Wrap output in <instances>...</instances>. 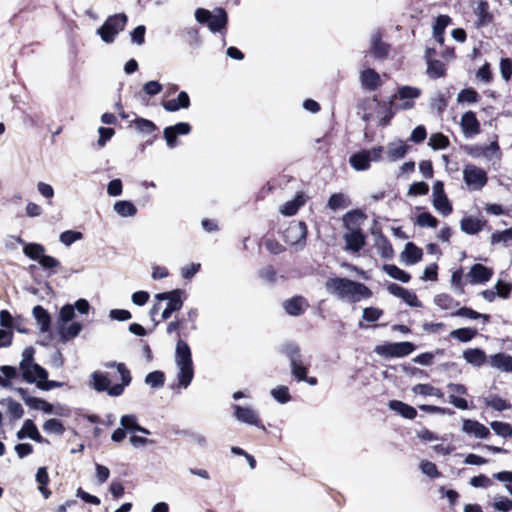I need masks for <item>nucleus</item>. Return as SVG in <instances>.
I'll use <instances>...</instances> for the list:
<instances>
[{
	"instance_id": "19",
	"label": "nucleus",
	"mask_w": 512,
	"mask_h": 512,
	"mask_svg": "<svg viewBox=\"0 0 512 512\" xmlns=\"http://www.w3.org/2000/svg\"><path fill=\"white\" fill-rule=\"evenodd\" d=\"M361 86L368 91H375L381 85V78L373 68H367L360 72Z\"/></svg>"
},
{
	"instance_id": "10",
	"label": "nucleus",
	"mask_w": 512,
	"mask_h": 512,
	"mask_svg": "<svg viewBox=\"0 0 512 512\" xmlns=\"http://www.w3.org/2000/svg\"><path fill=\"white\" fill-rule=\"evenodd\" d=\"M463 180L472 190H481L487 184L488 177L484 169L467 164L463 168Z\"/></svg>"
},
{
	"instance_id": "20",
	"label": "nucleus",
	"mask_w": 512,
	"mask_h": 512,
	"mask_svg": "<svg viewBox=\"0 0 512 512\" xmlns=\"http://www.w3.org/2000/svg\"><path fill=\"white\" fill-rule=\"evenodd\" d=\"M306 307H308V303L306 299L300 295L287 299L283 303L285 312L294 317L302 315L305 312Z\"/></svg>"
},
{
	"instance_id": "49",
	"label": "nucleus",
	"mask_w": 512,
	"mask_h": 512,
	"mask_svg": "<svg viewBox=\"0 0 512 512\" xmlns=\"http://www.w3.org/2000/svg\"><path fill=\"white\" fill-rule=\"evenodd\" d=\"M412 391L415 394L422 396H435L437 398L443 397L442 391L430 384H417L412 388Z\"/></svg>"
},
{
	"instance_id": "1",
	"label": "nucleus",
	"mask_w": 512,
	"mask_h": 512,
	"mask_svg": "<svg viewBox=\"0 0 512 512\" xmlns=\"http://www.w3.org/2000/svg\"><path fill=\"white\" fill-rule=\"evenodd\" d=\"M105 367H115L120 375L121 383H117L111 386L110 379L107 377L106 374L99 371H95L91 374V379L93 381L92 387L97 392H107L108 395L113 397L122 395L125 387L129 386L132 381L129 369L126 367L124 363H118L115 361L107 362L105 364Z\"/></svg>"
},
{
	"instance_id": "36",
	"label": "nucleus",
	"mask_w": 512,
	"mask_h": 512,
	"mask_svg": "<svg viewBox=\"0 0 512 512\" xmlns=\"http://www.w3.org/2000/svg\"><path fill=\"white\" fill-rule=\"evenodd\" d=\"M450 17L447 15H439L436 17L433 25V37L439 43H444L445 29L450 23Z\"/></svg>"
},
{
	"instance_id": "14",
	"label": "nucleus",
	"mask_w": 512,
	"mask_h": 512,
	"mask_svg": "<svg viewBox=\"0 0 512 512\" xmlns=\"http://www.w3.org/2000/svg\"><path fill=\"white\" fill-rule=\"evenodd\" d=\"M16 436L19 440L29 438L40 444H49V440L40 434L36 424L31 419L24 421L23 426L17 431Z\"/></svg>"
},
{
	"instance_id": "23",
	"label": "nucleus",
	"mask_w": 512,
	"mask_h": 512,
	"mask_svg": "<svg viewBox=\"0 0 512 512\" xmlns=\"http://www.w3.org/2000/svg\"><path fill=\"white\" fill-rule=\"evenodd\" d=\"M367 218L366 214L360 209H354L345 213L342 217L343 226L347 231L361 229V223Z\"/></svg>"
},
{
	"instance_id": "58",
	"label": "nucleus",
	"mask_w": 512,
	"mask_h": 512,
	"mask_svg": "<svg viewBox=\"0 0 512 512\" xmlns=\"http://www.w3.org/2000/svg\"><path fill=\"white\" fill-rule=\"evenodd\" d=\"M120 425L127 433H136L139 423L135 414H126L120 418Z\"/></svg>"
},
{
	"instance_id": "29",
	"label": "nucleus",
	"mask_w": 512,
	"mask_h": 512,
	"mask_svg": "<svg viewBox=\"0 0 512 512\" xmlns=\"http://www.w3.org/2000/svg\"><path fill=\"white\" fill-rule=\"evenodd\" d=\"M32 314L39 325L40 332H48L52 323V319L48 311L43 306L36 305L32 310Z\"/></svg>"
},
{
	"instance_id": "17",
	"label": "nucleus",
	"mask_w": 512,
	"mask_h": 512,
	"mask_svg": "<svg viewBox=\"0 0 512 512\" xmlns=\"http://www.w3.org/2000/svg\"><path fill=\"white\" fill-rule=\"evenodd\" d=\"M447 389L449 391L453 392L452 394L449 395L448 401L450 404H452L454 407H456L457 409H460V410H467L469 408V405H468V402L466 399L455 395V393L460 394V395L467 394V388L464 384L448 383Z\"/></svg>"
},
{
	"instance_id": "32",
	"label": "nucleus",
	"mask_w": 512,
	"mask_h": 512,
	"mask_svg": "<svg viewBox=\"0 0 512 512\" xmlns=\"http://www.w3.org/2000/svg\"><path fill=\"white\" fill-rule=\"evenodd\" d=\"M484 226V222L480 219L472 216L464 217L460 221V229L462 232L468 235H475L479 233Z\"/></svg>"
},
{
	"instance_id": "7",
	"label": "nucleus",
	"mask_w": 512,
	"mask_h": 512,
	"mask_svg": "<svg viewBox=\"0 0 512 512\" xmlns=\"http://www.w3.org/2000/svg\"><path fill=\"white\" fill-rule=\"evenodd\" d=\"M415 349L414 343L403 341L377 345L374 352L385 358H402L411 354Z\"/></svg>"
},
{
	"instance_id": "60",
	"label": "nucleus",
	"mask_w": 512,
	"mask_h": 512,
	"mask_svg": "<svg viewBox=\"0 0 512 512\" xmlns=\"http://www.w3.org/2000/svg\"><path fill=\"white\" fill-rule=\"evenodd\" d=\"M416 224L420 227L436 228L438 220L429 212H422L417 216Z\"/></svg>"
},
{
	"instance_id": "28",
	"label": "nucleus",
	"mask_w": 512,
	"mask_h": 512,
	"mask_svg": "<svg viewBox=\"0 0 512 512\" xmlns=\"http://www.w3.org/2000/svg\"><path fill=\"white\" fill-rule=\"evenodd\" d=\"M58 335L62 343H66L71 339L77 337L82 331V324L79 322H71L68 326L66 324L58 325Z\"/></svg>"
},
{
	"instance_id": "46",
	"label": "nucleus",
	"mask_w": 512,
	"mask_h": 512,
	"mask_svg": "<svg viewBox=\"0 0 512 512\" xmlns=\"http://www.w3.org/2000/svg\"><path fill=\"white\" fill-rule=\"evenodd\" d=\"M484 403L486 406L499 412L511 409L512 407V405L507 400L501 398L498 395H489L488 397L484 398Z\"/></svg>"
},
{
	"instance_id": "56",
	"label": "nucleus",
	"mask_w": 512,
	"mask_h": 512,
	"mask_svg": "<svg viewBox=\"0 0 512 512\" xmlns=\"http://www.w3.org/2000/svg\"><path fill=\"white\" fill-rule=\"evenodd\" d=\"M450 141L447 136L442 133H434L430 136L428 145L434 149H445L449 146Z\"/></svg>"
},
{
	"instance_id": "9",
	"label": "nucleus",
	"mask_w": 512,
	"mask_h": 512,
	"mask_svg": "<svg viewBox=\"0 0 512 512\" xmlns=\"http://www.w3.org/2000/svg\"><path fill=\"white\" fill-rule=\"evenodd\" d=\"M234 418L243 424L257 427L258 429L266 432V427L262 423L259 413L251 406H241L239 404H232Z\"/></svg>"
},
{
	"instance_id": "11",
	"label": "nucleus",
	"mask_w": 512,
	"mask_h": 512,
	"mask_svg": "<svg viewBox=\"0 0 512 512\" xmlns=\"http://www.w3.org/2000/svg\"><path fill=\"white\" fill-rule=\"evenodd\" d=\"M432 204L433 207L443 216H448L452 213L453 207L450 203L444 189V183L436 180L432 187Z\"/></svg>"
},
{
	"instance_id": "2",
	"label": "nucleus",
	"mask_w": 512,
	"mask_h": 512,
	"mask_svg": "<svg viewBox=\"0 0 512 512\" xmlns=\"http://www.w3.org/2000/svg\"><path fill=\"white\" fill-rule=\"evenodd\" d=\"M325 289L339 298L349 297L352 302L372 296L371 290L365 284L342 277L329 278L325 282Z\"/></svg>"
},
{
	"instance_id": "62",
	"label": "nucleus",
	"mask_w": 512,
	"mask_h": 512,
	"mask_svg": "<svg viewBox=\"0 0 512 512\" xmlns=\"http://www.w3.org/2000/svg\"><path fill=\"white\" fill-rule=\"evenodd\" d=\"M163 90V85L156 80H150L143 84L142 92L150 97L158 95Z\"/></svg>"
},
{
	"instance_id": "13",
	"label": "nucleus",
	"mask_w": 512,
	"mask_h": 512,
	"mask_svg": "<svg viewBox=\"0 0 512 512\" xmlns=\"http://www.w3.org/2000/svg\"><path fill=\"white\" fill-rule=\"evenodd\" d=\"M493 274L494 271L492 268L476 263L471 266L467 273V278L472 285L484 284L492 278Z\"/></svg>"
},
{
	"instance_id": "42",
	"label": "nucleus",
	"mask_w": 512,
	"mask_h": 512,
	"mask_svg": "<svg viewBox=\"0 0 512 512\" xmlns=\"http://www.w3.org/2000/svg\"><path fill=\"white\" fill-rule=\"evenodd\" d=\"M114 211L121 217H133L137 214V208L129 200H119L114 203Z\"/></svg>"
},
{
	"instance_id": "16",
	"label": "nucleus",
	"mask_w": 512,
	"mask_h": 512,
	"mask_svg": "<svg viewBox=\"0 0 512 512\" xmlns=\"http://www.w3.org/2000/svg\"><path fill=\"white\" fill-rule=\"evenodd\" d=\"M460 126L465 138H472L480 133V122L473 111L465 112L460 121Z\"/></svg>"
},
{
	"instance_id": "52",
	"label": "nucleus",
	"mask_w": 512,
	"mask_h": 512,
	"mask_svg": "<svg viewBox=\"0 0 512 512\" xmlns=\"http://www.w3.org/2000/svg\"><path fill=\"white\" fill-rule=\"evenodd\" d=\"M145 383L154 389L163 387V385L165 383L164 372L156 370V371L148 373L145 376Z\"/></svg>"
},
{
	"instance_id": "12",
	"label": "nucleus",
	"mask_w": 512,
	"mask_h": 512,
	"mask_svg": "<svg viewBox=\"0 0 512 512\" xmlns=\"http://www.w3.org/2000/svg\"><path fill=\"white\" fill-rule=\"evenodd\" d=\"M390 45L382 40L379 29L374 30L370 36V51L375 59L384 60L388 57Z\"/></svg>"
},
{
	"instance_id": "38",
	"label": "nucleus",
	"mask_w": 512,
	"mask_h": 512,
	"mask_svg": "<svg viewBox=\"0 0 512 512\" xmlns=\"http://www.w3.org/2000/svg\"><path fill=\"white\" fill-rule=\"evenodd\" d=\"M36 482L38 483V490L45 499H48L51 495V491L48 489L49 475L47 467H39L36 472Z\"/></svg>"
},
{
	"instance_id": "34",
	"label": "nucleus",
	"mask_w": 512,
	"mask_h": 512,
	"mask_svg": "<svg viewBox=\"0 0 512 512\" xmlns=\"http://www.w3.org/2000/svg\"><path fill=\"white\" fill-rule=\"evenodd\" d=\"M305 204V195L303 193H297L294 199L287 201L280 208V212L284 216H293L295 215L301 206Z\"/></svg>"
},
{
	"instance_id": "37",
	"label": "nucleus",
	"mask_w": 512,
	"mask_h": 512,
	"mask_svg": "<svg viewBox=\"0 0 512 512\" xmlns=\"http://www.w3.org/2000/svg\"><path fill=\"white\" fill-rule=\"evenodd\" d=\"M351 204L350 198L344 193H334L330 195L327 201V208L332 211H337L339 209H345Z\"/></svg>"
},
{
	"instance_id": "47",
	"label": "nucleus",
	"mask_w": 512,
	"mask_h": 512,
	"mask_svg": "<svg viewBox=\"0 0 512 512\" xmlns=\"http://www.w3.org/2000/svg\"><path fill=\"white\" fill-rule=\"evenodd\" d=\"M133 123L135 125L136 130L141 134L150 135L158 130L156 124L153 121L146 118L136 117Z\"/></svg>"
},
{
	"instance_id": "40",
	"label": "nucleus",
	"mask_w": 512,
	"mask_h": 512,
	"mask_svg": "<svg viewBox=\"0 0 512 512\" xmlns=\"http://www.w3.org/2000/svg\"><path fill=\"white\" fill-rule=\"evenodd\" d=\"M280 352L289 359L290 364H295L296 361L302 359L299 345L292 341L284 343Z\"/></svg>"
},
{
	"instance_id": "63",
	"label": "nucleus",
	"mask_w": 512,
	"mask_h": 512,
	"mask_svg": "<svg viewBox=\"0 0 512 512\" xmlns=\"http://www.w3.org/2000/svg\"><path fill=\"white\" fill-rule=\"evenodd\" d=\"M82 237H83V234L79 231L66 230L60 234L59 239H60L61 243L64 244L65 246H70L74 242L82 239Z\"/></svg>"
},
{
	"instance_id": "64",
	"label": "nucleus",
	"mask_w": 512,
	"mask_h": 512,
	"mask_svg": "<svg viewBox=\"0 0 512 512\" xmlns=\"http://www.w3.org/2000/svg\"><path fill=\"white\" fill-rule=\"evenodd\" d=\"M508 241H512V227L505 229L503 231H495L491 235L492 245L498 243H507Z\"/></svg>"
},
{
	"instance_id": "43",
	"label": "nucleus",
	"mask_w": 512,
	"mask_h": 512,
	"mask_svg": "<svg viewBox=\"0 0 512 512\" xmlns=\"http://www.w3.org/2000/svg\"><path fill=\"white\" fill-rule=\"evenodd\" d=\"M427 70L426 73L431 79L442 78L446 75V66L440 60H429L426 62Z\"/></svg>"
},
{
	"instance_id": "3",
	"label": "nucleus",
	"mask_w": 512,
	"mask_h": 512,
	"mask_svg": "<svg viewBox=\"0 0 512 512\" xmlns=\"http://www.w3.org/2000/svg\"><path fill=\"white\" fill-rule=\"evenodd\" d=\"M175 363L178 369L177 386L186 389L194 378V367L190 346L181 338L176 342Z\"/></svg>"
},
{
	"instance_id": "26",
	"label": "nucleus",
	"mask_w": 512,
	"mask_h": 512,
	"mask_svg": "<svg viewBox=\"0 0 512 512\" xmlns=\"http://www.w3.org/2000/svg\"><path fill=\"white\" fill-rule=\"evenodd\" d=\"M180 36L186 41L192 49H198L202 46L203 41L196 26L184 27L180 30Z\"/></svg>"
},
{
	"instance_id": "48",
	"label": "nucleus",
	"mask_w": 512,
	"mask_h": 512,
	"mask_svg": "<svg viewBox=\"0 0 512 512\" xmlns=\"http://www.w3.org/2000/svg\"><path fill=\"white\" fill-rule=\"evenodd\" d=\"M23 253L25 256L30 258L31 260L39 262V259L44 255L45 248L43 245L38 243H29L25 244L23 248Z\"/></svg>"
},
{
	"instance_id": "24",
	"label": "nucleus",
	"mask_w": 512,
	"mask_h": 512,
	"mask_svg": "<svg viewBox=\"0 0 512 512\" xmlns=\"http://www.w3.org/2000/svg\"><path fill=\"white\" fill-rule=\"evenodd\" d=\"M489 364L492 368L502 372L512 373V356L503 352L493 354L489 357Z\"/></svg>"
},
{
	"instance_id": "25",
	"label": "nucleus",
	"mask_w": 512,
	"mask_h": 512,
	"mask_svg": "<svg viewBox=\"0 0 512 512\" xmlns=\"http://www.w3.org/2000/svg\"><path fill=\"white\" fill-rule=\"evenodd\" d=\"M474 13L477 16V21L475 23L477 28L488 26L494 19L493 14L489 11V4L485 0H481L478 3Z\"/></svg>"
},
{
	"instance_id": "30",
	"label": "nucleus",
	"mask_w": 512,
	"mask_h": 512,
	"mask_svg": "<svg viewBox=\"0 0 512 512\" xmlns=\"http://www.w3.org/2000/svg\"><path fill=\"white\" fill-rule=\"evenodd\" d=\"M410 146L399 140L387 145V158L391 162L403 159L408 153Z\"/></svg>"
},
{
	"instance_id": "18",
	"label": "nucleus",
	"mask_w": 512,
	"mask_h": 512,
	"mask_svg": "<svg viewBox=\"0 0 512 512\" xmlns=\"http://www.w3.org/2000/svg\"><path fill=\"white\" fill-rule=\"evenodd\" d=\"M462 431L478 439H487L490 436V430L484 424L472 419L462 420Z\"/></svg>"
},
{
	"instance_id": "57",
	"label": "nucleus",
	"mask_w": 512,
	"mask_h": 512,
	"mask_svg": "<svg viewBox=\"0 0 512 512\" xmlns=\"http://www.w3.org/2000/svg\"><path fill=\"white\" fill-rule=\"evenodd\" d=\"M478 100L479 94L473 88H464L457 95L458 103H476Z\"/></svg>"
},
{
	"instance_id": "59",
	"label": "nucleus",
	"mask_w": 512,
	"mask_h": 512,
	"mask_svg": "<svg viewBox=\"0 0 512 512\" xmlns=\"http://www.w3.org/2000/svg\"><path fill=\"white\" fill-rule=\"evenodd\" d=\"M271 396L279 403L286 404L291 400V395L287 386L279 385L271 390Z\"/></svg>"
},
{
	"instance_id": "8",
	"label": "nucleus",
	"mask_w": 512,
	"mask_h": 512,
	"mask_svg": "<svg viewBox=\"0 0 512 512\" xmlns=\"http://www.w3.org/2000/svg\"><path fill=\"white\" fill-rule=\"evenodd\" d=\"M282 236L288 245L302 249L306 245L307 225L304 221H292L283 231Z\"/></svg>"
},
{
	"instance_id": "53",
	"label": "nucleus",
	"mask_w": 512,
	"mask_h": 512,
	"mask_svg": "<svg viewBox=\"0 0 512 512\" xmlns=\"http://www.w3.org/2000/svg\"><path fill=\"white\" fill-rule=\"evenodd\" d=\"M44 432L48 434L62 435L65 432L63 423L56 418L48 419L42 426Z\"/></svg>"
},
{
	"instance_id": "41",
	"label": "nucleus",
	"mask_w": 512,
	"mask_h": 512,
	"mask_svg": "<svg viewBox=\"0 0 512 512\" xmlns=\"http://www.w3.org/2000/svg\"><path fill=\"white\" fill-rule=\"evenodd\" d=\"M280 352L289 359L290 364H295L296 361L302 359L299 345L292 341L284 343Z\"/></svg>"
},
{
	"instance_id": "44",
	"label": "nucleus",
	"mask_w": 512,
	"mask_h": 512,
	"mask_svg": "<svg viewBox=\"0 0 512 512\" xmlns=\"http://www.w3.org/2000/svg\"><path fill=\"white\" fill-rule=\"evenodd\" d=\"M478 334L477 329L471 327L458 328L450 332V337L462 343H467Z\"/></svg>"
},
{
	"instance_id": "27",
	"label": "nucleus",
	"mask_w": 512,
	"mask_h": 512,
	"mask_svg": "<svg viewBox=\"0 0 512 512\" xmlns=\"http://www.w3.org/2000/svg\"><path fill=\"white\" fill-rule=\"evenodd\" d=\"M423 256L421 248L416 246L413 242H407L404 250L401 253V258L406 265H414L418 263Z\"/></svg>"
},
{
	"instance_id": "33",
	"label": "nucleus",
	"mask_w": 512,
	"mask_h": 512,
	"mask_svg": "<svg viewBox=\"0 0 512 512\" xmlns=\"http://www.w3.org/2000/svg\"><path fill=\"white\" fill-rule=\"evenodd\" d=\"M26 368L28 376L22 379L27 383L37 384L38 381L46 380L48 377V371L37 363L28 365Z\"/></svg>"
},
{
	"instance_id": "45",
	"label": "nucleus",
	"mask_w": 512,
	"mask_h": 512,
	"mask_svg": "<svg viewBox=\"0 0 512 512\" xmlns=\"http://www.w3.org/2000/svg\"><path fill=\"white\" fill-rule=\"evenodd\" d=\"M376 246L380 256L384 259H392L394 256L393 247L386 236L379 234L376 240Z\"/></svg>"
},
{
	"instance_id": "31",
	"label": "nucleus",
	"mask_w": 512,
	"mask_h": 512,
	"mask_svg": "<svg viewBox=\"0 0 512 512\" xmlns=\"http://www.w3.org/2000/svg\"><path fill=\"white\" fill-rule=\"evenodd\" d=\"M388 407L405 419L412 420L417 416V410L413 406L400 400H390Z\"/></svg>"
},
{
	"instance_id": "22",
	"label": "nucleus",
	"mask_w": 512,
	"mask_h": 512,
	"mask_svg": "<svg viewBox=\"0 0 512 512\" xmlns=\"http://www.w3.org/2000/svg\"><path fill=\"white\" fill-rule=\"evenodd\" d=\"M462 357L468 364L477 368L489 361L486 352L481 348H468L463 351Z\"/></svg>"
},
{
	"instance_id": "15",
	"label": "nucleus",
	"mask_w": 512,
	"mask_h": 512,
	"mask_svg": "<svg viewBox=\"0 0 512 512\" xmlns=\"http://www.w3.org/2000/svg\"><path fill=\"white\" fill-rule=\"evenodd\" d=\"M345 248L348 251L359 252L366 245V236L362 229H353L343 235Z\"/></svg>"
},
{
	"instance_id": "6",
	"label": "nucleus",
	"mask_w": 512,
	"mask_h": 512,
	"mask_svg": "<svg viewBox=\"0 0 512 512\" xmlns=\"http://www.w3.org/2000/svg\"><path fill=\"white\" fill-rule=\"evenodd\" d=\"M155 298L158 301H167V305L161 314V319L167 320L173 313L182 309L185 300V291L178 288L171 291L157 293Z\"/></svg>"
},
{
	"instance_id": "55",
	"label": "nucleus",
	"mask_w": 512,
	"mask_h": 512,
	"mask_svg": "<svg viewBox=\"0 0 512 512\" xmlns=\"http://www.w3.org/2000/svg\"><path fill=\"white\" fill-rule=\"evenodd\" d=\"M490 427L498 436L503 438L512 436V425L507 422L492 421Z\"/></svg>"
},
{
	"instance_id": "35",
	"label": "nucleus",
	"mask_w": 512,
	"mask_h": 512,
	"mask_svg": "<svg viewBox=\"0 0 512 512\" xmlns=\"http://www.w3.org/2000/svg\"><path fill=\"white\" fill-rule=\"evenodd\" d=\"M349 163L352 168L356 171H365L370 168V158H368L367 152L363 149L353 153L349 158Z\"/></svg>"
},
{
	"instance_id": "4",
	"label": "nucleus",
	"mask_w": 512,
	"mask_h": 512,
	"mask_svg": "<svg viewBox=\"0 0 512 512\" xmlns=\"http://www.w3.org/2000/svg\"><path fill=\"white\" fill-rule=\"evenodd\" d=\"M196 21L206 25L212 33H222L228 24V14L224 8H216L213 12L205 8H197L194 13Z\"/></svg>"
},
{
	"instance_id": "39",
	"label": "nucleus",
	"mask_w": 512,
	"mask_h": 512,
	"mask_svg": "<svg viewBox=\"0 0 512 512\" xmlns=\"http://www.w3.org/2000/svg\"><path fill=\"white\" fill-rule=\"evenodd\" d=\"M382 270L391 278L402 283H408L411 280V275L408 272L394 264H384Z\"/></svg>"
},
{
	"instance_id": "50",
	"label": "nucleus",
	"mask_w": 512,
	"mask_h": 512,
	"mask_svg": "<svg viewBox=\"0 0 512 512\" xmlns=\"http://www.w3.org/2000/svg\"><path fill=\"white\" fill-rule=\"evenodd\" d=\"M34 348L33 347H27L24 349L23 353H22V360L20 361V364H19V369L21 371V377L22 378H26L28 375H27V366L28 365H31V364H34Z\"/></svg>"
},
{
	"instance_id": "61",
	"label": "nucleus",
	"mask_w": 512,
	"mask_h": 512,
	"mask_svg": "<svg viewBox=\"0 0 512 512\" xmlns=\"http://www.w3.org/2000/svg\"><path fill=\"white\" fill-rule=\"evenodd\" d=\"M75 316L74 307L71 304H65L61 307L58 316V325L67 324L71 322Z\"/></svg>"
},
{
	"instance_id": "51",
	"label": "nucleus",
	"mask_w": 512,
	"mask_h": 512,
	"mask_svg": "<svg viewBox=\"0 0 512 512\" xmlns=\"http://www.w3.org/2000/svg\"><path fill=\"white\" fill-rule=\"evenodd\" d=\"M15 391L19 394L23 402L31 409L39 410L42 402L41 398L31 396L27 389L19 387Z\"/></svg>"
},
{
	"instance_id": "54",
	"label": "nucleus",
	"mask_w": 512,
	"mask_h": 512,
	"mask_svg": "<svg viewBox=\"0 0 512 512\" xmlns=\"http://www.w3.org/2000/svg\"><path fill=\"white\" fill-rule=\"evenodd\" d=\"M434 303L442 310H449L459 305L452 296L442 293L434 297Z\"/></svg>"
},
{
	"instance_id": "5",
	"label": "nucleus",
	"mask_w": 512,
	"mask_h": 512,
	"mask_svg": "<svg viewBox=\"0 0 512 512\" xmlns=\"http://www.w3.org/2000/svg\"><path fill=\"white\" fill-rule=\"evenodd\" d=\"M127 20V15L124 13L109 16L102 26L97 29V34L105 43H112L116 35L124 30Z\"/></svg>"
},
{
	"instance_id": "21",
	"label": "nucleus",
	"mask_w": 512,
	"mask_h": 512,
	"mask_svg": "<svg viewBox=\"0 0 512 512\" xmlns=\"http://www.w3.org/2000/svg\"><path fill=\"white\" fill-rule=\"evenodd\" d=\"M191 101L186 91H180L177 98L162 102V107L167 112H176L181 109H188Z\"/></svg>"
}]
</instances>
